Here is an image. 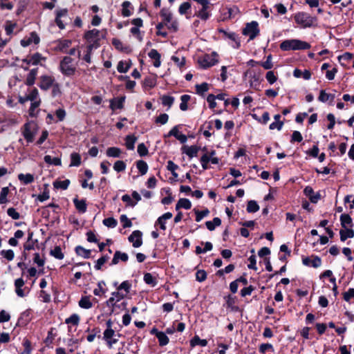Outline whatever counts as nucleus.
<instances>
[{
	"mask_svg": "<svg viewBox=\"0 0 354 354\" xmlns=\"http://www.w3.org/2000/svg\"><path fill=\"white\" fill-rule=\"evenodd\" d=\"M310 48V45L308 43L297 39H286L280 44V48L285 51L307 50Z\"/></svg>",
	"mask_w": 354,
	"mask_h": 354,
	"instance_id": "f257e3e1",
	"label": "nucleus"
},
{
	"mask_svg": "<svg viewBox=\"0 0 354 354\" xmlns=\"http://www.w3.org/2000/svg\"><path fill=\"white\" fill-rule=\"evenodd\" d=\"M294 19L296 24L302 28L312 27L317 22V18L307 12H299L294 15Z\"/></svg>",
	"mask_w": 354,
	"mask_h": 354,
	"instance_id": "f03ea898",
	"label": "nucleus"
},
{
	"mask_svg": "<svg viewBox=\"0 0 354 354\" xmlns=\"http://www.w3.org/2000/svg\"><path fill=\"white\" fill-rule=\"evenodd\" d=\"M38 132V127L34 122L26 123L21 129V133L28 143L33 142Z\"/></svg>",
	"mask_w": 354,
	"mask_h": 354,
	"instance_id": "7ed1b4c3",
	"label": "nucleus"
},
{
	"mask_svg": "<svg viewBox=\"0 0 354 354\" xmlns=\"http://www.w3.org/2000/svg\"><path fill=\"white\" fill-rule=\"evenodd\" d=\"M59 69L62 74L66 76H72L76 72V67L73 63V59L69 57H64L59 64Z\"/></svg>",
	"mask_w": 354,
	"mask_h": 354,
	"instance_id": "20e7f679",
	"label": "nucleus"
},
{
	"mask_svg": "<svg viewBox=\"0 0 354 354\" xmlns=\"http://www.w3.org/2000/svg\"><path fill=\"white\" fill-rule=\"evenodd\" d=\"M218 55L216 53L205 54L198 57V64L203 69L214 66L218 62Z\"/></svg>",
	"mask_w": 354,
	"mask_h": 354,
	"instance_id": "39448f33",
	"label": "nucleus"
},
{
	"mask_svg": "<svg viewBox=\"0 0 354 354\" xmlns=\"http://www.w3.org/2000/svg\"><path fill=\"white\" fill-rule=\"evenodd\" d=\"M216 151L212 150L203 154L201 158V163L203 169H208V163L210 162L212 164L217 165L219 162V159L215 156Z\"/></svg>",
	"mask_w": 354,
	"mask_h": 354,
	"instance_id": "423d86ee",
	"label": "nucleus"
},
{
	"mask_svg": "<svg viewBox=\"0 0 354 354\" xmlns=\"http://www.w3.org/2000/svg\"><path fill=\"white\" fill-rule=\"evenodd\" d=\"M259 33V24L257 21L248 23L243 30V34L248 36L250 40L254 39Z\"/></svg>",
	"mask_w": 354,
	"mask_h": 354,
	"instance_id": "0eeeda50",
	"label": "nucleus"
},
{
	"mask_svg": "<svg viewBox=\"0 0 354 354\" xmlns=\"http://www.w3.org/2000/svg\"><path fill=\"white\" fill-rule=\"evenodd\" d=\"M102 37V35L100 30L97 29L89 30L85 34V38L89 44H95L96 46V48L99 46L98 42Z\"/></svg>",
	"mask_w": 354,
	"mask_h": 354,
	"instance_id": "6e6552de",
	"label": "nucleus"
},
{
	"mask_svg": "<svg viewBox=\"0 0 354 354\" xmlns=\"http://www.w3.org/2000/svg\"><path fill=\"white\" fill-rule=\"evenodd\" d=\"M39 42L40 38L39 35L35 32H32L21 40V45L23 47H27L32 44L37 45Z\"/></svg>",
	"mask_w": 354,
	"mask_h": 354,
	"instance_id": "1a4fd4ad",
	"label": "nucleus"
},
{
	"mask_svg": "<svg viewBox=\"0 0 354 354\" xmlns=\"http://www.w3.org/2000/svg\"><path fill=\"white\" fill-rule=\"evenodd\" d=\"M142 233L140 230L133 231L129 236V241L132 243L133 247L139 248L142 244Z\"/></svg>",
	"mask_w": 354,
	"mask_h": 354,
	"instance_id": "9d476101",
	"label": "nucleus"
},
{
	"mask_svg": "<svg viewBox=\"0 0 354 354\" xmlns=\"http://www.w3.org/2000/svg\"><path fill=\"white\" fill-rule=\"evenodd\" d=\"M55 79L48 75H42L40 77L39 87L42 90H48L52 86H57V84H54Z\"/></svg>",
	"mask_w": 354,
	"mask_h": 354,
	"instance_id": "9b49d317",
	"label": "nucleus"
},
{
	"mask_svg": "<svg viewBox=\"0 0 354 354\" xmlns=\"http://www.w3.org/2000/svg\"><path fill=\"white\" fill-rule=\"evenodd\" d=\"M302 262L303 264L306 266H310L315 268L320 267L322 265V260L317 256L303 258Z\"/></svg>",
	"mask_w": 354,
	"mask_h": 354,
	"instance_id": "f8f14e48",
	"label": "nucleus"
},
{
	"mask_svg": "<svg viewBox=\"0 0 354 354\" xmlns=\"http://www.w3.org/2000/svg\"><path fill=\"white\" fill-rule=\"evenodd\" d=\"M120 291V290H118V291L112 292L111 297L107 301V304L109 306H114L116 303L125 297L126 295Z\"/></svg>",
	"mask_w": 354,
	"mask_h": 354,
	"instance_id": "ddd939ff",
	"label": "nucleus"
},
{
	"mask_svg": "<svg viewBox=\"0 0 354 354\" xmlns=\"http://www.w3.org/2000/svg\"><path fill=\"white\" fill-rule=\"evenodd\" d=\"M172 216L173 215L171 212L165 213L157 219L155 226L159 225L160 228L165 231L166 230V221L171 218Z\"/></svg>",
	"mask_w": 354,
	"mask_h": 354,
	"instance_id": "4468645a",
	"label": "nucleus"
},
{
	"mask_svg": "<svg viewBox=\"0 0 354 354\" xmlns=\"http://www.w3.org/2000/svg\"><path fill=\"white\" fill-rule=\"evenodd\" d=\"M46 58L43 57L41 54L37 53L33 54L28 59L24 60L28 64H30L32 65H37L42 64V62H44Z\"/></svg>",
	"mask_w": 354,
	"mask_h": 354,
	"instance_id": "2eb2a0df",
	"label": "nucleus"
},
{
	"mask_svg": "<svg viewBox=\"0 0 354 354\" xmlns=\"http://www.w3.org/2000/svg\"><path fill=\"white\" fill-rule=\"evenodd\" d=\"M129 259V256L127 253L116 251L114 254L111 265H116L119 261L127 262Z\"/></svg>",
	"mask_w": 354,
	"mask_h": 354,
	"instance_id": "dca6fc26",
	"label": "nucleus"
},
{
	"mask_svg": "<svg viewBox=\"0 0 354 354\" xmlns=\"http://www.w3.org/2000/svg\"><path fill=\"white\" fill-rule=\"evenodd\" d=\"M148 55L151 59L153 60V65L155 67L158 68L161 64L160 53L156 50L151 49L149 51Z\"/></svg>",
	"mask_w": 354,
	"mask_h": 354,
	"instance_id": "f3484780",
	"label": "nucleus"
},
{
	"mask_svg": "<svg viewBox=\"0 0 354 354\" xmlns=\"http://www.w3.org/2000/svg\"><path fill=\"white\" fill-rule=\"evenodd\" d=\"M24 285V281L21 278L17 279L15 281V292L20 297H24L26 295L24 290L21 287Z\"/></svg>",
	"mask_w": 354,
	"mask_h": 354,
	"instance_id": "a211bd4d",
	"label": "nucleus"
},
{
	"mask_svg": "<svg viewBox=\"0 0 354 354\" xmlns=\"http://www.w3.org/2000/svg\"><path fill=\"white\" fill-rule=\"evenodd\" d=\"M125 100V97H116L113 99L111 101L110 107L112 110H115L117 109H122L123 108V104Z\"/></svg>",
	"mask_w": 354,
	"mask_h": 354,
	"instance_id": "6ab92c4d",
	"label": "nucleus"
},
{
	"mask_svg": "<svg viewBox=\"0 0 354 354\" xmlns=\"http://www.w3.org/2000/svg\"><path fill=\"white\" fill-rule=\"evenodd\" d=\"M304 192L305 195L309 198L312 203H317L319 198V195L315 194L313 188L309 186L304 189Z\"/></svg>",
	"mask_w": 354,
	"mask_h": 354,
	"instance_id": "aec40b11",
	"label": "nucleus"
},
{
	"mask_svg": "<svg viewBox=\"0 0 354 354\" xmlns=\"http://www.w3.org/2000/svg\"><path fill=\"white\" fill-rule=\"evenodd\" d=\"M37 68H33L30 70L29 73L27 75L25 83L28 86H32L35 84L36 77L37 75Z\"/></svg>",
	"mask_w": 354,
	"mask_h": 354,
	"instance_id": "412c9836",
	"label": "nucleus"
},
{
	"mask_svg": "<svg viewBox=\"0 0 354 354\" xmlns=\"http://www.w3.org/2000/svg\"><path fill=\"white\" fill-rule=\"evenodd\" d=\"M340 221L342 227L344 228L353 226L352 218L347 214H343L340 216Z\"/></svg>",
	"mask_w": 354,
	"mask_h": 354,
	"instance_id": "4be33fe9",
	"label": "nucleus"
},
{
	"mask_svg": "<svg viewBox=\"0 0 354 354\" xmlns=\"http://www.w3.org/2000/svg\"><path fill=\"white\" fill-rule=\"evenodd\" d=\"M210 85L208 83L203 82L201 84H196L195 86L196 93L201 96H203L205 93L209 89Z\"/></svg>",
	"mask_w": 354,
	"mask_h": 354,
	"instance_id": "5701e85b",
	"label": "nucleus"
},
{
	"mask_svg": "<svg viewBox=\"0 0 354 354\" xmlns=\"http://www.w3.org/2000/svg\"><path fill=\"white\" fill-rule=\"evenodd\" d=\"M107 328L104 331L103 338L104 340L109 339L115 336V331L111 328L112 323L110 320L106 322Z\"/></svg>",
	"mask_w": 354,
	"mask_h": 354,
	"instance_id": "b1692460",
	"label": "nucleus"
},
{
	"mask_svg": "<svg viewBox=\"0 0 354 354\" xmlns=\"http://www.w3.org/2000/svg\"><path fill=\"white\" fill-rule=\"evenodd\" d=\"M160 16L162 17L164 24H168L173 19L171 12L167 8H162L160 11Z\"/></svg>",
	"mask_w": 354,
	"mask_h": 354,
	"instance_id": "393cba45",
	"label": "nucleus"
},
{
	"mask_svg": "<svg viewBox=\"0 0 354 354\" xmlns=\"http://www.w3.org/2000/svg\"><path fill=\"white\" fill-rule=\"evenodd\" d=\"M74 205L76 207V209L81 213H84L86 211V201L82 200H78L77 198L73 199Z\"/></svg>",
	"mask_w": 354,
	"mask_h": 354,
	"instance_id": "a878e982",
	"label": "nucleus"
},
{
	"mask_svg": "<svg viewBox=\"0 0 354 354\" xmlns=\"http://www.w3.org/2000/svg\"><path fill=\"white\" fill-rule=\"evenodd\" d=\"M122 151L120 148L112 147L106 149V154L108 157L119 158L120 157Z\"/></svg>",
	"mask_w": 354,
	"mask_h": 354,
	"instance_id": "bb28decb",
	"label": "nucleus"
},
{
	"mask_svg": "<svg viewBox=\"0 0 354 354\" xmlns=\"http://www.w3.org/2000/svg\"><path fill=\"white\" fill-rule=\"evenodd\" d=\"M340 239L342 241H346L348 238H353L354 236V231L350 228H344L339 232Z\"/></svg>",
	"mask_w": 354,
	"mask_h": 354,
	"instance_id": "cd10ccee",
	"label": "nucleus"
},
{
	"mask_svg": "<svg viewBox=\"0 0 354 354\" xmlns=\"http://www.w3.org/2000/svg\"><path fill=\"white\" fill-rule=\"evenodd\" d=\"M96 48L95 44H88L85 49V54L83 56V59L88 64L91 62V53L93 49Z\"/></svg>",
	"mask_w": 354,
	"mask_h": 354,
	"instance_id": "c85d7f7f",
	"label": "nucleus"
},
{
	"mask_svg": "<svg viewBox=\"0 0 354 354\" xmlns=\"http://www.w3.org/2000/svg\"><path fill=\"white\" fill-rule=\"evenodd\" d=\"M130 61H120L117 66V70L119 73H127L131 67Z\"/></svg>",
	"mask_w": 354,
	"mask_h": 354,
	"instance_id": "c756f323",
	"label": "nucleus"
},
{
	"mask_svg": "<svg viewBox=\"0 0 354 354\" xmlns=\"http://www.w3.org/2000/svg\"><path fill=\"white\" fill-rule=\"evenodd\" d=\"M18 179L25 185L32 183L35 180L34 176L31 174H19Z\"/></svg>",
	"mask_w": 354,
	"mask_h": 354,
	"instance_id": "7c9ffc66",
	"label": "nucleus"
},
{
	"mask_svg": "<svg viewBox=\"0 0 354 354\" xmlns=\"http://www.w3.org/2000/svg\"><path fill=\"white\" fill-rule=\"evenodd\" d=\"M79 306L82 308L89 309L92 308L93 304L91 301L90 296H84L79 301Z\"/></svg>",
	"mask_w": 354,
	"mask_h": 354,
	"instance_id": "2f4dec72",
	"label": "nucleus"
},
{
	"mask_svg": "<svg viewBox=\"0 0 354 354\" xmlns=\"http://www.w3.org/2000/svg\"><path fill=\"white\" fill-rule=\"evenodd\" d=\"M192 207V203L189 199L180 198L176 205V209L178 210L180 208L189 209Z\"/></svg>",
	"mask_w": 354,
	"mask_h": 354,
	"instance_id": "473e14b6",
	"label": "nucleus"
},
{
	"mask_svg": "<svg viewBox=\"0 0 354 354\" xmlns=\"http://www.w3.org/2000/svg\"><path fill=\"white\" fill-rule=\"evenodd\" d=\"M198 150L199 148L194 145L184 147V153H185L189 158L196 157Z\"/></svg>",
	"mask_w": 354,
	"mask_h": 354,
	"instance_id": "72a5a7b5",
	"label": "nucleus"
},
{
	"mask_svg": "<svg viewBox=\"0 0 354 354\" xmlns=\"http://www.w3.org/2000/svg\"><path fill=\"white\" fill-rule=\"evenodd\" d=\"M207 344L206 339H201L198 335H195L190 341V345L192 347L196 346H205Z\"/></svg>",
	"mask_w": 354,
	"mask_h": 354,
	"instance_id": "f704fd0d",
	"label": "nucleus"
},
{
	"mask_svg": "<svg viewBox=\"0 0 354 354\" xmlns=\"http://www.w3.org/2000/svg\"><path fill=\"white\" fill-rule=\"evenodd\" d=\"M81 164V156L79 153L73 152L71 154L70 167H78Z\"/></svg>",
	"mask_w": 354,
	"mask_h": 354,
	"instance_id": "c9c22d12",
	"label": "nucleus"
},
{
	"mask_svg": "<svg viewBox=\"0 0 354 354\" xmlns=\"http://www.w3.org/2000/svg\"><path fill=\"white\" fill-rule=\"evenodd\" d=\"M143 279L147 284L150 285L152 287H154L157 284L156 278L153 277L151 273H145L144 274Z\"/></svg>",
	"mask_w": 354,
	"mask_h": 354,
	"instance_id": "e433bc0d",
	"label": "nucleus"
},
{
	"mask_svg": "<svg viewBox=\"0 0 354 354\" xmlns=\"http://www.w3.org/2000/svg\"><path fill=\"white\" fill-rule=\"evenodd\" d=\"M136 140L137 138L134 136H127L125 138V145L127 148L129 150H133Z\"/></svg>",
	"mask_w": 354,
	"mask_h": 354,
	"instance_id": "4c0bfd02",
	"label": "nucleus"
},
{
	"mask_svg": "<svg viewBox=\"0 0 354 354\" xmlns=\"http://www.w3.org/2000/svg\"><path fill=\"white\" fill-rule=\"evenodd\" d=\"M221 224V220L218 217H215L212 221H207L205 223L207 228L210 231L214 230L216 226H219Z\"/></svg>",
	"mask_w": 354,
	"mask_h": 354,
	"instance_id": "58836bf2",
	"label": "nucleus"
},
{
	"mask_svg": "<svg viewBox=\"0 0 354 354\" xmlns=\"http://www.w3.org/2000/svg\"><path fill=\"white\" fill-rule=\"evenodd\" d=\"M70 184V180L66 179L64 180H56L53 183V186L56 189L65 190L68 188Z\"/></svg>",
	"mask_w": 354,
	"mask_h": 354,
	"instance_id": "ea45409f",
	"label": "nucleus"
},
{
	"mask_svg": "<svg viewBox=\"0 0 354 354\" xmlns=\"http://www.w3.org/2000/svg\"><path fill=\"white\" fill-rule=\"evenodd\" d=\"M191 97L189 95H183L180 97V109L183 111H185L188 109L187 103L189 101Z\"/></svg>",
	"mask_w": 354,
	"mask_h": 354,
	"instance_id": "a19ab883",
	"label": "nucleus"
},
{
	"mask_svg": "<svg viewBox=\"0 0 354 354\" xmlns=\"http://www.w3.org/2000/svg\"><path fill=\"white\" fill-rule=\"evenodd\" d=\"M76 253L77 255L83 257L85 259H88L91 255V250H86L82 246H77L75 248Z\"/></svg>",
	"mask_w": 354,
	"mask_h": 354,
	"instance_id": "79ce46f5",
	"label": "nucleus"
},
{
	"mask_svg": "<svg viewBox=\"0 0 354 354\" xmlns=\"http://www.w3.org/2000/svg\"><path fill=\"white\" fill-rule=\"evenodd\" d=\"M334 97V95L326 93L324 90H322L319 93L318 100L322 102H326L330 100H333Z\"/></svg>",
	"mask_w": 354,
	"mask_h": 354,
	"instance_id": "37998d69",
	"label": "nucleus"
},
{
	"mask_svg": "<svg viewBox=\"0 0 354 354\" xmlns=\"http://www.w3.org/2000/svg\"><path fill=\"white\" fill-rule=\"evenodd\" d=\"M44 161L49 165H53L56 166H59L62 164L61 159L59 158H52L49 155L44 156Z\"/></svg>",
	"mask_w": 354,
	"mask_h": 354,
	"instance_id": "c03bdc74",
	"label": "nucleus"
},
{
	"mask_svg": "<svg viewBox=\"0 0 354 354\" xmlns=\"http://www.w3.org/2000/svg\"><path fill=\"white\" fill-rule=\"evenodd\" d=\"M156 337L158 338L159 344L161 346H165L169 343V338L163 332L157 333Z\"/></svg>",
	"mask_w": 354,
	"mask_h": 354,
	"instance_id": "a18cd8bd",
	"label": "nucleus"
},
{
	"mask_svg": "<svg viewBox=\"0 0 354 354\" xmlns=\"http://www.w3.org/2000/svg\"><path fill=\"white\" fill-rule=\"evenodd\" d=\"M105 286V282L104 281H100L97 283V288L94 289L93 294L96 296H101L104 294L106 290L104 288Z\"/></svg>",
	"mask_w": 354,
	"mask_h": 354,
	"instance_id": "49530a36",
	"label": "nucleus"
},
{
	"mask_svg": "<svg viewBox=\"0 0 354 354\" xmlns=\"http://www.w3.org/2000/svg\"><path fill=\"white\" fill-rule=\"evenodd\" d=\"M259 209V206L255 201H250L248 203L247 211L249 213L257 212Z\"/></svg>",
	"mask_w": 354,
	"mask_h": 354,
	"instance_id": "de8ad7c7",
	"label": "nucleus"
},
{
	"mask_svg": "<svg viewBox=\"0 0 354 354\" xmlns=\"http://www.w3.org/2000/svg\"><path fill=\"white\" fill-rule=\"evenodd\" d=\"M136 166L142 175H144L147 172L148 165L144 160H138L136 163Z\"/></svg>",
	"mask_w": 354,
	"mask_h": 354,
	"instance_id": "09e8293b",
	"label": "nucleus"
},
{
	"mask_svg": "<svg viewBox=\"0 0 354 354\" xmlns=\"http://www.w3.org/2000/svg\"><path fill=\"white\" fill-rule=\"evenodd\" d=\"M122 15L124 17H129L131 15V12L129 10V8L131 6V3L128 1H124L122 4Z\"/></svg>",
	"mask_w": 354,
	"mask_h": 354,
	"instance_id": "8fccbe9b",
	"label": "nucleus"
},
{
	"mask_svg": "<svg viewBox=\"0 0 354 354\" xmlns=\"http://www.w3.org/2000/svg\"><path fill=\"white\" fill-rule=\"evenodd\" d=\"M71 41L70 40L59 41L56 46V48L60 51H64L71 46Z\"/></svg>",
	"mask_w": 354,
	"mask_h": 354,
	"instance_id": "3c124183",
	"label": "nucleus"
},
{
	"mask_svg": "<svg viewBox=\"0 0 354 354\" xmlns=\"http://www.w3.org/2000/svg\"><path fill=\"white\" fill-rule=\"evenodd\" d=\"M196 214V221L200 222L204 217L207 216L209 211L207 209H205L203 211H199L197 209H194Z\"/></svg>",
	"mask_w": 354,
	"mask_h": 354,
	"instance_id": "603ef678",
	"label": "nucleus"
},
{
	"mask_svg": "<svg viewBox=\"0 0 354 354\" xmlns=\"http://www.w3.org/2000/svg\"><path fill=\"white\" fill-rule=\"evenodd\" d=\"M9 193L8 187H3L0 192V204H4L8 202L7 196Z\"/></svg>",
	"mask_w": 354,
	"mask_h": 354,
	"instance_id": "864d4df0",
	"label": "nucleus"
},
{
	"mask_svg": "<svg viewBox=\"0 0 354 354\" xmlns=\"http://www.w3.org/2000/svg\"><path fill=\"white\" fill-rule=\"evenodd\" d=\"M161 101L164 106H167L170 108L174 102V97L169 95H163L161 97Z\"/></svg>",
	"mask_w": 354,
	"mask_h": 354,
	"instance_id": "5fc2aeb1",
	"label": "nucleus"
},
{
	"mask_svg": "<svg viewBox=\"0 0 354 354\" xmlns=\"http://www.w3.org/2000/svg\"><path fill=\"white\" fill-rule=\"evenodd\" d=\"M30 101L39 100V92L36 88H32L29 91V93L26 95Z\"/></svg>",
	"mask_w": 354,
	"mask_h": 354,
	"instance_id": "6e6d98bb",
	"label": "nucleus"
},
{
	"mask_svg": "<svg viewBox=\"0 0 354 354\" xmlns=\"http://www.w3.org/2000/svg\"><path fill=\"white\" fill-rule=\"evenodd\" d=\"M131 288V283L129 281H123L120 286H118L117 289L118 290H124L126 292L125 295L128 294Z\"/></svg>",
	"mask_w": 354,
	"mask_h": 354,
	"instance_id": "4d7b16f0",
	"label": "nucleus"
},
{
	"mask_svg": "<svg viewBox=\"0 0 354 354\" xmlns=\"http://www.w3.org/2000/svg\"><path fill=\"white\" fill-rule=\"evenodd\" d=\"M50 254L57 259H62L64 258V254L62 252L60 247H55L50 251Z\"/></svg>",
	"mask_w": 354,
	"mask_h": 354,
	"instance_id": "13d9d810",
	"label": "nucleus"
},
{
	"mask_svg": "<svg viewBox=\"0 0 354 354\" xmlns=\"http://www.w3.org/2000/svg\"><path fill=\"white\" fill-rule=\"evenodd\" d=\"M113 169L117 172L123 171L126 169V164L122 160H117L113 165Z\"/></svg>",
	"mask_w": 354,
	"mask_h": 354,
	"instance_id": "bf43d9fd",
	"label": "nucleus"
},
{
	"mask_svg": "<svg viewBox=\"0 0 354 354\" xmlns=\"http://www.w3.org/2000/svg\"><path fill=\"white\" fill-rule=\"evenodd\" d=\"M167 168L170 171L174 177H177L178 174L176 173V170L178 168V166L176 165L173 161L169 160L167 162Z\"/></svg>",
	"mask_w": 354,
	"mask_h": 354,
	"instance_id": "052dcab7",
	"label": "nucleus"
},
{
	"mask_svg": "<svg viewBox=\"0 0 354 354\" xmlns=\"http://www.w3.org/2000/svg\"><path fill=\"white\" fill-rule=\"evenodd\" d=\"M103 224L108 227L113 228L117 225L118 222L115 218L109 217L103 220Z\"/></svg>",
	"mask_w": 354,
	"mask_h": 354,
	"instance_id": "680f3d73",
	"label": "nucleus"
},
{
	"mask_svg": "<svg viewBox=\"0 0 354 354\" xmlns=\"http://www.w3.org/2000/svg\"><path fill=\"white\" fill-rule=\"evenodd\" d=\"M109 259V257L106 255L98 259L95 265V268L97 270H100L102 268V266L108 261Z\"/></svg>",
	"mask_w": 354,
	"mask_h": 354,
	"instance_id": "e2e57ef3",
	"label": "nucleus"
},
{
	"mask_svg": "<svg viewBox=\"0 0 354 354\" xmlns=\"http://www.w3.org/2000/svg\"><path fill=\"white\" fill-rule=\"evenodd\" d=\"M80 322V317L77 314H73L68 318L66 319V324H71L74 326H77Z\"/></svg>",
	"mask_w": 354,
	"mask_h": 354,
	"instance_id": "0e129e2a",
	"label": "nucleus"
},
{
	"mask_svg": "<svg viewBox=\"0 0 354 354\" xmlns=\"http://www.w3.org/2000/svg\"><path fill=\"white\" fill-rule=\"evenodd\" d=\"M1 255L8 261H12L15 257L14 252L12 250H2Z\"/></svg>",
	"mask_w": 354,
	"mask_h": 354,
	"instance_id": "69168bd1",
	"label": "nucleus"
},
{
	"mask_svg": "<svg viewBox=\"0 0 354 354\" xmlns=\"http://www.w3.org/2000/svg\"><path fill=\"white\" fill-rule=\"evenodd\" d=\"M207 278V273L203 270H198L196 273V279L199 282L204 281Z\"/></svg>",
	"mask_w": 354,
	"mask_h": 354,
	"instance_id": "338daca9",
	"label": "nucleus"
},
{
	"mask_svg": "<svg viewBox=\"0 0 354 354\" xmlns=\"http://www.w3.org/2000/svg\"><path fill=\"white\" fill-rule=\"evenodd\" d=\"M24 350L21 354H30L31 353V344L28 339H24L23 342Z\"/></svg>",
	"mask_w": 354,
	"mask_h": 354,
	"instance_id": "774afa93",
	"label": "nucleus"
}]
</instances>
